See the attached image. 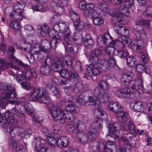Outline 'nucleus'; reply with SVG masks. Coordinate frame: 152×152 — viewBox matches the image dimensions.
Segmentation results:
<instances>
[{"label": "nucleus", "instance_id": "f257e3e1", "mask_svg": "<svg viewBox=\"0 0 152 152\" xmlns=\"http://www.w3.org/2000/svg\"><path fill=\"white\" fill-rule=\"evenodd\" d=\"M103 53V51L100 49L92 50L90 53V58L92 64H90L86 69L89 73L90 72L95 75H99L101 73V69L97 68L99 65V60Z\"/></svg>", "mask_w": 152, "mask_h": 152}, {"label": "nucleus", "instance_id": "f03ea898", "mask_svg": "<svg viewBox=\"0 0 152 152\" xmlns=\"http://www.w3.org/2000/svg\"><path fill=\"white\" fill-rule=\"evenodd\" d=\"M50 113L53 119L62 121L63 123L65 121L74 122L75 119L72 113H69L66 114L64 109L56 106H53Z\"/></svg>", "mask_w": 152, "mask_h": 152}, {"label": "nucleus", "instance_id": "7ed1b4c3", "mask_svg": "<svg viewBox=\"0 0 152 152\" xmlns=\"http://www.w3.org/2000/svg\"><path fill=\"white\" fill-rule=\"evenodd\" d=\"M72 57L69 55L63 56L61 58H56L54 60V63L51 66L52 69L55 72H58L62 69V67L67 69L68 71L72 70Z\"/></svg>", "mask_w": 152, "mask_h": 152}, {"label": "nucleus", "instance_id": "20e7f679", "mask_svg": "<svg viewBox=\"0 0 152 152\" xmlns=\"http://www.w3.org/2000/svg\"><path fill=\"white\" fill-rule=\"evenodd\" d=\"M146 55L145 53L142 51H141L140 53V56L142 61L146 66L141 64H138L136 65L135 67V69L139 74V77L137 78V83H138L137 88L141 91L143 89V86L141 74L142 72H147L146 66L148 65V60L146 58Z\"/></svg>", "mask_w": 152, "mask_h": 152}, {"label": "nucleus", "instance_id": "39448f33", "mask_svg": "<svg viewBox=\"0 0 152 152\" xmlns=\"http://www.w3.org/2000/svg\"><path fill=\"white\" fill-rule=\"evenodd\" d=\"M133 4V0H126L124 3L125 7L121 6L118 9H114L113 15L112 18L113 23L115 24L121 23L122 20L123 16L127 12L126 8H129Z\"/></svg>", "mask_w": 152, "mask_h": 152}, {"label": "nucleus", "instance_id": "423d86ee", "mask_svg": "<svg viewBox=\"0 0 152 152\" xmlns=\"http://www.w3.org/2000/svg\"><path fill=\"white\" fill-rule=\"evenodd\" d=\"M80 124V121L77 119H75L73 122V124H67L66 128L73 133L77 134L79 141L82 143L85 144L87 142L88 138L83 132L80 130L79 129Z\"/></svg>", "mask_w": 152, "mask_h": 152}, {"label": "nucleus", "instance_id": "0eeeda50", "mask_svg": "<svg viewBox=\"0 0 152 152\" xmlns=\"http://www.w3.org/2000/svg\"><path fill=\"white\" fill-rule=\"evenodd\" d=\"M116 117L118 121L124 123L122 126L123 130L126 131L129 130L131 133L134 132L135 131L134 124L127 119V114L125 112L120 111L117 114Z\"/></svg>", "mask_w": 152, "mask_h": 152}, {"label": "nucleus", "instance_id": "6e6552de", "mask_svg": "<svg viewBox=\"0 0 152 152\" xmlns=\"http://www.w3.org/2000/svg\"><path fill=\"white\" fill-rule=\"evenodd\" d=\"M96 96L94 94V91L90 90H87L83 91L79 95L78 99L81 100L84 99L85 103L89 102V104L91 105H95V107L98 108L100 106L96 104Z\"/></svg>", "mask_w": 152, "mask_h": 152}, {"label": "nucleus", "instance_id": "1a4fd4ad", "mask_svg": "<svg viewBox=\"0 0 152 152\" xmlns=\"http://www.w3.org/2000/svg\"><path fill=\"white\" fill-rule=\"evenodd\" d=\"M46 91L45 92V94H43L40 97H39L37 101L40 102L47 104L49 103L50 100V98L48 96L47 90L54 95L58 94L59 91L57 88L51 83L47 84L46 86Z\"/></svg>", "mask_w": 152, "mask_h": 152}, {"label": "nucleus", "instance_id": "9d476101", "mask_svg": "<svg viewBox=\"0 0 152 152\" xmlns=\"http://www.w3.org/2000/svg\"><path fill=\"white\" fill-rule=\"evenodd\" d=\"M55 18H52L51 24L53 26L54 30L60 32L63 35V37L67 35L70 34L71 32L69 28V26L64 23H57L54 21Z\"/></svg>", "mask_w": 152, "mask_h": 152}, {"label": "nucleus", "instance_id": "9b49d317", "mask_svg": "<svg viewBox=\"0 0 152 152\" xmlns=\"http://www.w3.org/2000/svg\"><path fill=\"white\" fill-rule=\"evenodd\" d=\"M140 89L137 88V85L136 86L133 85L128 88L126 87L119 89L117 92L119 93V95L121 98H126L130 96V94L136 93Z\"/></svg>", "mask_w": 152, "mask_h": 152}, {"label": "nucleus", "instance_id": "f8f14e48", "mask_svg": "<svg viewBox=\"0 0 152 152\" xmlns=\"http://www.w3.org/2000/svg\"><path fill=\"white\" fill-rule=\"evenodd\" d=\"M97 42L99 44H103L104 45L110 44L114 45L118 44V42H117V39L115 40H113V38L108 33H105L104 36L98 38L97 39Z\"/></svg>", "mask_w": 152, "mask_h": 152}, {"label": "nucleus", "instance_id": "ddd939ff", "mask_svg": "<svg viewBox=\"0 0 152 152\" xmlns=\"http://www.w3.org/2000/svg\"><path fill=\"white\" fill-rule=\"evenodd\" d=\"M15 51V48L12 47L10 46L7 49L8 53L10 55V62L9 63H13L15 62H17L20 66L24 67H26L27 65L24 64L21 61L19 60L13 56V54Z\"/></svg>", "mask_w": 152, "mask_h": 152}, {"label": "nucleus", "instance_id": "4468645a", "mask_svg": "<svg viewBox=\"0 0 152 152\" xmlns=\"http://www.w3.org/2000/svg\"><path fill=\"white\" fill-rule=\"evenodd\" d=\"M107 123L110 136L113 135L115 132L118 131L121 129L120 124L117 122H115L113 124L111 122L107 121Z\"/></svg>", "mask_w": 152, "mask_h": 152}, {"label": "nucleus", "instance_id": "2eb2a0df", "mask_svg": "<svg viewBox=\"0 0 152 152\" xmlns=\"http://www.w3.org/2000/svg\"><path fill=\"white\" fill-rule=\"evenodd\" d=\"M45 89L42 88L34 89L32 92L29 99L31 101H36L38 100L39 97L45 94Z\"/></svg>", "mask_w": 152, "mask_h": 152}, {"label": "nucleus", "instance_id": "dca6fc26", "mask_svg": "<svg viewBox=\"0 0 152 152\" xmlns=\"http://www.w3.org/2000/svg\"><path fill=\"white\" fill-rule=\"evenodd\" d=\"M94 94L104 102L109 100V97L108 94L105 92H102L101 90L98 87H96L94 88Z\"/></svg>", "mask_w": 152, "mask_h": 152}, {"label": "nucleus", "instance_id": "f3484780", "mask_svg": "<svg viewBox=\"0 0 152 152\" xmlns=\"http://www.w3.org/2000/svg\"><path fill=\"white\" fill-rule=\"evenodd\" d=\"M117 45L118 47L117 50V55L120 58H124L129 55V53L124 50L123 42H119L118 45Z\"/></svg>", "mask_w": 152, "mask_h": 152}, {"label": "nucleus", "instance_id": "a211bd4d", "mask_svg": "<svg viewBox=\"0 0 152 152\" xmlns=\"http://www.w3.org/2000/svg\"><path fill=\"white\" fill-rule=\"evenodd\" d=\"M104 150L105 152H117V145L114 142L109 141L103 145Z\"/></svg>", "mask_w": 152, "mask_h": 152}, {"label": "nucleus", "instance_id": "6ab92c4d", "mask_svg": "<svg viewBox=\"0 0 152 152\" xmlns=\"http://www.w3.org/2000/svg\"><path fill=\"white\" fill-rule=\"evenodd\" d=\"M9 145L16 150V152H23L24 147L17 144V142L13 138H10L8 141Z\"/></svg>", "mask_w": 152, "mask_h": 152}, {"label": "nucleus", "instance_id": "aec40b11", "mask_svg": "<svg viewBox=\"0 0 152 152\" xmlns=\"http://www.w3.org/2000/svg\"><path fill=\"white\" fill-rule=\"evenodd\" d=\"M94 125L95 126V128L94 129H92L91 130L90 129L88 133L89 134L90 137L92 139H94L98 135L96 129H100L102 127V125L100 123L97 121L94 123Z\"/></svg>", "mask_w": 152, "mask_h": 152}, {"label": "nucleus", "instance_id": "412c9836", "mask_svg": "<svg viewBox=\"0 0 152 152\" xmlns=\"http://www.w3.org/2000/svg\"><path fill=\"white\" fill-rule=\"evenodd\" d=\"M143 44V41L140 39H133L132 43L131 45V48L134 50L142 49L144 48Z\"/></svg>", "mask_w": 152, "mask_h": 152}, {"label": "nucleus", "instance_id": "4be33fe9", "mask_svg": "<svg viewBox=\"0 0 152 152\" xmlns=\"http://www.w3.org/2000/svg\"><path fill=\"white\" fill-rule=\"evenodd\" d=\"M70 99L68 100L67 101L68 102L70 101V103L65 107L66 110V111H65V112L66 113V114L69 113H71V112L77 113L78 111V107L74 104V103L72 102V100Z\"/></svg>", "mask_w": 152, "mask_h": 152}, {"label": "nucleus", "instance_id": "5701e85b", "mask_svg": "<svg viewBox=\"0 0 152 152\" xmlns=\"http://www.w3.org/2000/svg\"><path fill=\"white\" fill-rule=\"evenodd\" d=\"M50 5L52 9L57 13L62 15L64 13L63 7L65 5L57 4L54 2H51Z\"/></svg>", "mask_w": 152, "mask_h": 152}, {"label": "nucleus", "instance_id": "b1692460", "mask_svg": "<svg viewBox=\"0 0 152 152\" xmlns=\"http://www.w3.org/2000/svg\"><path fill=\"white\" fill-rule=\"evenodd\" d=\"M37 29L39 35L43 37L45 36L48 32L49 27L46 24H45L42 26H38Z\"/></svg>", "mask_w": 152, "mask_h": 152}, {"label": "nucleus", "instance_id": "393cba45", "mask_svg": "<svg viewBox=\"0 0 152 152\" xmlns=\"http://www.w3.org/2000/svg\"><path fill=\"white\" fill-rule=\"evenodd\" d=\"M133 75V74L132 72H127L123 75L121 79V81L125 85H127L132 80Z\"/></svg>", "mask_w": 152, "mask_h": 152}, {"label": "nucleus", "instance_id": "a878e982", "mask_svg": "<svg viewBox=\"0 0 152 152\" xmlns=\"http://www.w3.org/2000/svg\"><path fill=\"white\" fill-rule=\"evenodd\" d=\"M130 106L132 109L138 112H142L144 110V107L142 103L139 101L133 102L130 104Z\"/></svg>", "mask_w": 152, "mask_h": 152}, {"label": "nucleus", "instance_id": "bb28decb", "mask_svg": "<svg viewBox=\"0 0 152 152\" xmlns=\"http://www.w3.org/2000/svg\"><path fill=\"white\" fill-rule=\"evenodd\" d=\"M0 89L4 91L12 92L15 91L14 88L12 85L7 83H0Z\"/></svg>", "mask_w": 152, "mask_h": 152}, {"label": "nucleus", "instance_id": "cd10ccee", "mask_svg": "<svg viewBox=\"0 0 152 152\" xmlns=\"http://www.w3.org/2000/svg\"><path fill=\"white\" fill-rule=\"evenodd\" d=\"M114 29L115 31L120 35L123 37L127 36L128 31L125 27L117 25L114 27Z\"/></svg>", "mask_w": 152, "mask_h": 152}, {"label": "nucleus", "instance_id": "c85d7f7f", "mask_svg": "<svg viewBox=\"0 0 152 152\" xmlns=\"http://www.w3.org/2000/svg\"><path fill=\"white\" fill-rule=\"evenodd\" d=\"M108 107L113 112L117 114L120 111L121 106L119 103L114 102H110L108 104Z\"/></svg>", "mask_w": 152, "mask_h": 152}, {"label": "nucleus", "instance_id": "c756f323", "mask_svg": "<svg viewBox=\"0 0 152 152\" xmlns=\"http://www.w3.org/2000/svg\"><path fill=\"white\" fill-rule=\"evenodd\" d=\"M70 34L67 35L63 37L64 40L65 42H64V44L65 47H67L69 49V52H72L73 51V49L72 45V42L70 40Z\"/></svg>", "mask_w": 152, "mask_h": 152}, {"label": "nucleus", "instance_id": "7c9ffc66", "mask_svg": "<svg viewBox=\"0 0 152 152\" xmlns=\"http://www.w3.org/2000/svg\"><path fill=\"white\" fill-rule=\"evenodd\" d=\"M69 141L68 137L66 136H62L59 137L57 140V146L60 147H63L65 144L68 143Z\"/></svg>", "mask_w": 152, "mask_h": 152}, {"label": "nucleus", "instance_id": "2f4dec72", "mask_svg": "<svg viewBox=\"0 0 152 152\" xmlns=\"http://www.w3.org/2000/svg\"><path fill=\"white\" fill-rule=\"evenodd\" d=\"M73 40L78 45H81L84 42V38L81 34L77 32L75 34Z\"/></svg>", "mask_w": 152, "mask_h": 152}, {"label": "nucleus", "instance_id": "473e14b6", "mask_svg": "<svg viewBox=\"0 0 152 152\" xmlns=\"http://www.w3.org/2000/svg\"><path fill=\"white\" fill-rule=\"evenodd\" d=\"M16 96V92L15 91H13L12 92H8L6 93H0V99H1L8 100L10 98H13Z\"/></svg>", "mask_w": 152, "mask_h": 152}, {"label": "nucleus", "instance_id": "72a5a7b5", "mask_svg": "<svg viewBox=\"0 0 152 152\" xmlns=\"http://www.w3.org/2000/svg\"><path fill=\"white\" fill-rule=\"evenodd\" d=\"M99 64L100 65V68L103 70L107 71L109 69V65L108 61L105 58H102Z\"/></svg>", "mask_w": 152, "mask_h": 152}, {"label": "nucleus", "instance_id": "f704fd0d", "mask_svg": "<svg viewBox=\"0 0 152 152\" xmlns=\"http://www.w3.org/2000/svg\"><path fill=\"white\" fill-rule=\"evenodd\" d=\"M85 45L88 48H91L94 45V41L92 37L90 35L88 34L86 36Z\"/></svg>", "mask_w": 152, "mask_h": 152}, {"label": "nucleus", "instance_id": "c9c22d12", "mask_svg": "<svg viewBox=\"0 0 152 152\" xmlns=\"http://www.w3.org/2000/svg\"><path fill=\"white\" fill-rule=\"evenodd\" d=\"M146 37L145 31L143 30H137L134 34L133 36V39H143Z\"/></svg>", "mask_w": 152, "mask_h": 152}, {"label": "nucleus", "instance_id": "e433bc0d", "mask_svg": "<svg viewBox=\"0 0 152 152\" xmlns=\"http://www.w3.org/2000/svg\"><path fill=\"white\" fill-rule=\"evenodd\" d=\"M25 75L27 80H31L30 79L32 77L36 78L37 77V73L32 68L26 72Z\"/></svg>", "mask_w": 152, "mask_h": 152}, {"label": "nucleus", "instance_id": "4c0bfd02", "mask_svg": "<svg viewBox=\"0 0 152 152\" xmlns=\"http://www.w3.org/2000/svg\"><path fill=\"white\" fill-rule=\"evenodd\" d=\"M40 45L42 48V52H45L48 48L50 47V41H49L46 39L42 40L40 42Z\"/></svg>", "mask_w": 152, "mask_h": 152}, {"label": "nucleus", "instance_id": "58836bf2", "mask_svg": "<svg viewBox=\"0 0 152 152\" xmlns=\"http://www.w3.org/2000/svg\"><path fill=\"white\" fill-rule=\"evenodd\" d=\"M40 69V73L43 75H48L50 72V66L42 65Z\"/></svg>", "mask_w": 152, "mask_h": 152}, {"label": "nucleus", "instance_id": "ea45409f", "mask_svg": "<svg viewBox=\"0 0 152 152\" xmlns=\"http://www.w3.org/2000/svg\"><path fill=\"white\" fill-rule=\"evenodd\" d=\"M117 42L118 45L119 42H123L124 43H124H125L129 45V47L131 48V44L132 43V42L131 39L129 38H126L125 37H120L118 39H117Z\"/></svg>", "mask_w": 152, "mask_h": 152}, {"label": "nucleus", "instance_id": "a19ab883", "mask_svg": "<svg viewBox=\"0 0 152 152\" xmlns=\"http://www.w3.org/2000/svg\"><path fill=\"white\" fill-rule=\"evenodd\" d=\"M25 104H22L23 107L26 111V112L28 114H30L31 116H33L34 114L33 113V109L30 104L28 102L25 103Z\"/></svg>", "mask_w": 152, "mask_h": 152}, {"label": "nucleus", "instance_id": "79ce46f5", "mask_svg": "<svg viewBox=\"0 0 152 152\" xmlns=\"http://www.w3.org/2000/svg\"><path fill=\"white\" fill-rule=\"evenodd\" d=\"M69 15L71 19L74 22L78 23L80 22L79 16L77 13L71 11L69 12Z\"/></svg>", "mask_w": 152, "mask_h": 152}, {"label": "nucleus", "instance_id": "37998d69", "mask_svg": "<svg viewBox=\"0 0 152 152\" xmlns=\"http://www.w3.org/2000/svg\"><path fill=\"white\" fill-rule=\"evenodd\" d=\"M150 21L149 20H137L136 22V24L139 26L143 25L147 28L150 27Z\"/></svg>", "mask_w": 152, "mask_h": 152}, {"label": "nucleus", "instance_id": "c03bdc74", "mask_svg": "<svg viewBox=\"0 0 152 152\" xmlns=\"http://www.w3.org/2000/svg\"><path fill=\"white\" fill-rule=\"evenodd\" d=\"M12 17L17 20H20L23 17V15L22 11L20 10L14 11Z\"/></svg>", "mask_w": 152, "mask_h": 152}, {"label": "nucleus", "instance_id": "a18cd8bd", "mask_svg": "<svg viewBox=\"0 0 152 152\" xmlns=\"http://www.w3.org/2000/svg\"><path fill=\"white\" fill-rule=\"evenodd\" d=\"M136 61V58L133 56H130L126 59L127 65L131 67H132L134 65Z\"/></svg>", "mask_w": 152, "mask_h": 152}, {"label": "nucleus", "instance_id": "49530a36", "mask_svg": "<svg viewBox=\"0 0 152 152\" xmlns=\"http://www.w3.org/2000/svg\"><path fill=\"white\" fill-rule=\"evenodd\" d=\"M47 143L51 146H57V140L52 137L48 136L46 138Z\"/></svg>", "mask_w": 152, "mask_h": 152}, {"label": "nucleus", "instance_id": "de8ad7c7", "mask_svg": "<svg viewBox=\"0 0 152 152\" xmlns=\"http://www.w3.org/2000/svg\"><path fill=\"white\" fill-rule=\"evenodd\" d=\"M61 38H55L50 41V46L52 48L55 49L58 45V44L60 42V39Z\"/></svg>", "mask_w": 152, "mask_h": 152}, {"label": "nucleus", "instance_id": "09e8293b", "mask_svg": "<svg viewBox=\"0 0 152 152\" xmlns=\"http://www.w3.org/2000/svg\"><path fill=\"white\" fill-rule=\"evenodd\" d=\"M32 8L34 10L36 11H41L42 12H44L46 11V9H45L43 6L40 4H38L33 5Z\"/></svg>", "mask_w": 152, "mask_h": 152}, {"label": "nucleus", "instance_id": "8fccbe9b", "mask_svg": "<svg viewBox=\"0 0 152 152\" xmlns=\"http://www.w3.org/2000/svg\"><path fill=\"white\" fill-rule=\"evenodd\" d=\"M94 24L96 26H100L102 25L104 22V20L100 17L93 18Z\"/></svg>", "mask_w": 152, "mask_h": 152}, {"label": "nucleus", "instance_id": "3c124183", "mask_svg": "<svg viewBox=\"0 0 152 152\" xmlns=\"http://www.w3.org/2000/svg\"><path fill=\"white\" fill-rule=\"evenodd\" d=\"M20 109H19V106L18 105L15 106L13 107L12 110V112L14 114L16 115L20 116V115H22L23 112L20 110Z\"/></svg>", "mask_w": 152, "mask_h": 152}, {"label": "nucleus", "instance_id": "603ef678", "mask_svg": "<svg viewBox=\"0 0 152 152\" xmlns=\"http://www.w3.org/2000/svg\"><path fill=\"white\" fill-rule=\"evenodd\" d=\"M79 77V75L78 74L75 72H72L71 73V75H69L68 76V78L70 80L72 81L71 83H73L75 82V80H77Z\"/></svg>", "mask_w": 152, "mask_h": 152}, {"label": "nucleus", "instance_id": "864d4df0", "mask_svg": "<svg viewBox=\"0 0 152 152\" xmlns=\"http://www.w3.org/2000/svg\"><path fill=\"white\" fill-rule=\"evenodd\" d=\"M10 26L11 28L14 30L18 31L20 28V25L19 23L15 20L12 21L10 22Z\"/></svg>", "mask_w": 152, "mask_h": 152}, {"label": "nucleus", "instance_id": "5fc2aeb1", "mask_svg": "<svg viewBox=\"0 0 152 152\" xmlns=\"http://www.w3.org/2000/svg\"><path fill=\"white\" fill-rule=\"evenodd\" d=\"M42 48L41 46L38 45H36L34 46L32 50V53L38 55L40 53V51H42Z\"/></svg>", "mask_w": 152, "mask_h": 152}, {"label": "nucleus", "instance_id": "6e6d98bb", "mask_svg": "<svg viewBox=\"0 0 152 152\" xmlns=\"http://www.w3.org/2000/svg\"><path fill=\"white\" fill-rule=\"evenodd\" d=\"M105 51L107 54L110 56H112L114 54L115 48L113 46H109L105 48Z\"/></svg>", "mask_w": 152, "mask_h": 152}, {"label": "nucleus", "instance_id": "4d7b16f0", "mask_svg": "<svg viewBox=\"0 0 152 152\" xmlns=\"http://www.w3.org/2000/svg\"><path fill=\"white\" fill-rule=\"evenodd\" d=\"M18 81L21 84H23L26 80H28L25 75H17L16 77Z\"/></svg>", "mask_w": 152, "mask_h": 152}, {"label": "nucleus", "instance_id": "13d9d810", "mask_svg": "<svg viewBox=\"0 0 152 152\" xmlns=\"http://www.w3.org/2000/svg\"><path fill=\"white\" fill-rule=\"evenodd\" d=\"M71 81H70L68 78L59 80V84L60 85H68V86H71L73 85V83H71Z\"/></svg>", "mask_w": 152, "mask_h": 152}, {"label": "nucleus", "instance_id": "bf43d9fd", "mask_svg": "<svg viewBox=\"0 0 152 152\" xmlns=\"http://www.w3.org/2000/svg\"><path fill=\"white\" fill-rule=\"evenodd\" d=\"M71 68H72V67L71 66ZM66 69L67 70V72L65 69H64L63 67H62V69L61 70H60V71L58 72L62 77H65L66 78H68V76L69 74V72H71L72 70L70 71H68L67 69Z\"/></svg>", "mask_w": 152, "mask_h": 152}, {"label": "nucleus", "instance_id": "052dcab7", "mask_svg": "<svg viewBox=\"0 0 152 152\" xmlns=\"http://www.w3.org/2000/svg\"><path fill=\"white\" fill-rule=\"evenodd\" d=\"M58 32L54 30H52L49 31L48 30V33L50 37L52 38L53 39L55 38H59L60 37L59 35L58 34Z\"/></svg>", "mask_w": 152, "mask_h": 152}, {"label": "nucleus", "instance_id": "680f3d73", "mask_svg": "<svg viewBox=\"0 0 152 152\" xmlns=\"http://www.w3.org/2000/svg\"><path fill=\"white\" fill-rule=\"evenodd\" d=\"M74 25L75 27V29L79 31H82L85 27L84 25L80 21L78 23H74Z\"/></svg>", "mask_w": 152, "mask_h": 152}, {"label": "nucleus", "instance_id": "e2e57ef3", "mask_svg": "<svg viewBox=\"0 0 152 152\" xmlns=\"http://www.w3.org/2000/svg\"><path fill=\"white\" fill-rule=\"evenodd\" d=\"M12 63H9L8 66L9 67H11L12 69L17 70V73L18 74V75H23L22 74V72H21V70H20L17 66L13 65Z\"/></svg>", "mask_w": 152, "mask_h": 152}, {"label": "nucleus", "instance_id": "0e129e2a", "mask_svg": "<svg viewBox=\"0 0 152 152\" xmlns=\"http://www.w3.org/2000/svg\"><path fill=\"white\" fill-rule=\"evenodd\" d=\"M27 102H28L24 98H20V99H19L18 100L13 101L12 103L18 105L20 104L22 106H23L22 104H24V103Z\"/></svg>", "mask_w": 152, "mask_h": 152}, {"label": "nucleus", "instance_id": "69168bd1", "mask_svg": "<svg viewBox=\"0 0 152 152\" xmlns=\"http://www.w3.org/2000/svg\"><path fill=\"white\" fill-rule=\"evenodd\" d=\"M32 134L31 130L30 129H28L26 131H24L23 129V131L22 132V133L20 134H22V136L25 138H28Z\"/></svg>", "mask_w": 152, "mask_h": 152}, {"label": "nucleus", "instance_id": "338daca9", "mask_svg": "<svg viewBox=\"0 0 152 152\" xmlns=\"http://www.w3.org/2000/svg\"><path fill=\"white\" fill-rule=\"evenodd\" d=\"M25 30L28 31H31L32 33H30V35L32 36L35 33L33 27L30 25H27L24 27Z\"/></svg>", "mask_w": 152, "mask_h": 152}, {"label": "nucleus", "instance_id": "774afa93", "mask_svg": "<svg viewBox=\"0 0 152 152\" xmlns=\"http://www.w3.org/2000/svg\"><path fill=\"white\" fill-rule=\"evenodd\" d=\"M7 67V63L3 59L0 58V70L6 69Z\"/></svg>", "mask_w": 152, "mask_h": 152}]
</instances>
